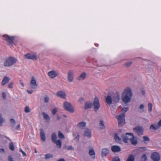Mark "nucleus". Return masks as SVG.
I'll return each instance as SVG.
<instances>
[{
  "label": "nucleus",
  "instance_id": "nucleus-28",
  "mask_svg": "<svg viewBox=\"0 0 161 161\" xmlns=\"http://www.w3.org/2000/svg\"><path fill=\"white\" fill-rule=\"evenodd\" d=\"M99 128L102 130L105 129V127L104 125L103 121L102 120H100L99 123Z\"/></svg>",
  "mask_w": 161,
  "mask_h": 161
},
{
  "label": "nucleus",
  "instance_id": "nucleus-16",
  "mask_svg": "<svg viewBox=\"0 0 161 161\" xmlns=\"http://www.w3.org/2000/svg\"><path fill=\"white\" fill-rule=\"evenodd\" d=\"M56 95L59 97L61 98L66 99V94L63 91H60L56 93Z\"/></svg>",
  "mask_w": 161,
  "mask_h": 161
},
{
  "label": "nucleus",
  "instance_id": "nucleus-27",
  "mask_svg": "<svg viewBox=\"0 0 161 161\" xmlns=\"http://www.w3.org/2000/svg\"><path fill=\"white\" fill-rule=\"evenodd\" d=\"M86 75L85 73H83L77 78V80H84L86 78Z\"/></svg>",
  "mask_w": 161,
  "mask_h": 161
},
{
  "label": "nucleus",
  "instance_id": "nucleus-13",
  "mask_svg": "<svg viewBox=\"0 0 161 161\" xmlns=\"http://www.w3.org/2000/svg\"><path fill=\"white\" fill-rule=\"evenodd\" d=\"M151 158L153 161H159L160 159L159 154L157 152H154L152 154Z\"/></svg>",
  "mask_w": 161,
  "mask_h": 161
},
{
  "label": "nucleus",
  "instance_id": "nucleus-11",
  "mask_svg": "<svg viewBox=\"0 0 161 161\" xmlns=\"http://www.w3.org/2000/svg\"><path fill=\"white\" fill-rule=\"evenodd\" d=\"M25 57L27 59H31L32 60H36L37 59V55L36 53H27L25 55Z\"/></svg>",
  "mask_w": 161,
  "mask_h": 161
},
{
  "label": "nucleus",
  "instance_id": "nucleus-18",
  "mask_svg": "<svg viewBox=\"0 0 161 161\" xmlns=\"http://www.w3.org/2000/svg\"><path fill=\"white\" fill-rule=\"evenodd\" d=\"M130 141L131 143L134 145H136L137 144L136 138L135 137L133 134L130 137Z\"/></svg>",
  "mask_w": 161,
  "mask_h": 161
},
{
  "label": "nucleus",
  "instance_id": "nucleus-39",
  "mask_svg": "<svg viewBox=\"0 0 161 161\" xmlns=\"http://www.w3.org/2000/svg\"><path fill=\"white\" fill-rule=\"evenodd\" d=\"M4 121L1 114H0V126L2 125V123Z\"/></svg>",
  "mask_w": 161,
  "mask_h": 161
},
{
  "label": "nucleus",
  "instance_id": "nucleus-24",
  "mask_svg": "<svg viewBox=\"0 0 161 161\" xmlns=\"http://www.w3.org/2000/svg\"><path fill=\"white\" fill-rule=\"evenodd\" d=\"M109 153V150L107 148H103L102 150V156L103 157L107 156Z\"/></svg>",
  "mask_w": 161,
  "mask_h": 161
},
{
  "label": "nucleus",
  "instance_id": "nucleus-5",
  "mask_svg": "<svg viewBox=\"0 0 161 161\" xmlns=\"http://www.w3.org/2000/svg\"><path fill=\"white\" fill-rule=\"evenodd\" d=\"M125 113H122L119 116H116V118L118 120L119 125V126H122L125 123Z\"/></svg>",
  "mask_w": 161,
  "mask_h": 161
},
{
  "label": "nucleus",
  "instance_id": "nucleus-34",
  "mask_svg": "<svg viewBox=\"0 0 161 161\" xmlns=\"http://www.w3.org/2000/svg\"><path fill=\"white\" fill-rule=\"evenodd\" d=\"M53 157V155L50 154H47L45 155V158L46 159H49Z\"/></svg>",
  "mask_w": 161,
  "mask_h": 161
},
{
  "label": "nucleus",
  "instance_id": "nucleus-32",
  "mask_svg": "<svg viewBox=\"0 0 161 161\" xmlns=\"http://www.w3.org/2000/svg\"><path fill=\"white\" fill-rule=\"evenodd\" d=\"M114 138L116 142H119L121 141V139L117 134H115Z\"/></svg>",
  "mask_w": 161,
  "mask_h": 161
},
{
  "label": "nucleus",
  "instance_id": "nucleus-61",
  "mask_svg": "<svg viewBox=\"0 0 161 161\" xmlns=\"http://www.w3.org/2000/svg\"><path fill=\"white\" fill-rule=\"evenodd\" d=\"M67 146H65L63 147V149H67Z\"/></svg>",
  "mask_w": 161,
  "mask_h": 161
},
{
  "label": "nucleus",
  "instance_id": "nucleus-29",
  "mask_svg": "<svg viewBox=\"0 0 161 161\" xmlns=\"http://www.w3.org/2000/svg\"><path fill=\"white\" fill-rule=\"evenodd\" d=\"M159 128V127L158 125H151L149 128L150 130H156Z\"/></svg>",
  "mask_w": 161,
  "mask_h": 161
},
{
  "label": "nucleus",
  "instance_id": "nucleus-15",
  "mask_svg": "<svg viewBox=\"0 0 161 161\" xmlns=\"http://www.w3.org/2000/svg\"><path fill=\"white\" fill-rule=\"evenodd\" d=\"M112 98L113 103L119 102L120 99L119 94L118 93L114 94L112 97Z\"/></svg>",
  "mask_w": 161,
  "mask_h": 161
},
{
  "label": "nucleus",
  "instance_id": "nucleus-49",
  "mask_svg": "<svg viewBox=\"0 0 161 161\" xmlns=\"http://www.w3.org/2000/svg\"><path fill=\"white\" fill-rule=\"evenodd\" d=\"M67 149L68 150H74V148L72 146H70L68 147Z\"/></svg>",
  "mask_w": 161,
  "mask_h": 161
},
{
  "label": "nucleus",
  "instance_id": "nucleus-57",
  "mask_svg": "<svg viewBox=\"0 0 161 161\" xmlns=\"http://www.w3.org/2000/svg\"><path fill=\"white\" fill-rule=\"evenodd\" d=\"M20 84L22 85V86L24 87V84L23 83L22 81L21 80H20Z\"/></svg>",
  "mask_w": 161,
  "mask_h": 161
},
{
  "label": "nucleus",
  "instance_id": "nucleus-35",
  "mask_svg": "<svg viewBox=\"0 0 161 161\" xmlns=\"http://www.w3.org/2000/svg\"><path fill=\"white\" fill-rule=\"evenodd\" d=\"M132 64V62L131 61L127 62L125 63L124 65L126 67H129Z\"/></svg>",
  "mask_w": 161,
  "mask_h": 161
},
{
  "label": "nucleus",
  "instance_id": "nucleus-9",
  "mask_svg": "<svg viewBox=\"0 0 161 161\" xmlns=\"http://www.w3.org/2000/svg\"><path fill=\"white\" fill-rule=\"evenodd\" d=\"M74 77V72L72 70H70L68 72V80L70 82L73 81Z\"/></svg>",
  "mask_w": 161,
  "mask_h": 161
},
{
  "label": "nucleus",
  "instance_id": "nucleus-51",
  "mask_svg": "<svg viewBox=\"0 0 161 161\" xmlns=\"http://www.w3.org/2000/svg\"><path fill=\"white\" fill-rule=\"evenodd\" d=\"M158 125L159 127H161V119L158 121Z\"/></svg>",
  "mask_w": 161,
  "mask_h": 161
},
{
  "label": "nucleus",
  "instance_id": "nucleus-48",
  "mask_svg": "<svg viewBox=\"0 0 161 161\" xmlns=\"http://www.w3.org/2000/svg\"><path fill=\"white\" fill-rule=\"evenodd\" d=\"M2 96L3 98L4 99H5L6 98V94L4 92H2Z\"/></svg>",
  "mask_w": 161,
  "mask_h": 161
},
{
  "label": "nucleus",
  "instance_id": "nucleus-47",
  "mask_svg": "<svg viewBox=\"0 0 161 161\" xmlns=\"http://www.w3.org/2000/svg\"><path fill=\"white\" fill-rule=\"evenodd\" d=\"M13 83L11 82L8 85V87L10 88H13Z\"/></svg>",
  "mask_w": 161,
  "mask_h": 161
},
{
  "label": "nucleus",
  "instance_id": "nucleus-7",
  "mask_svg": "<svg viewBox=\"0 0 161 161\" xmlns=\"http://www.w3.org/2000/svg\"><path fill=\"white\" fill-rule=\"evenodd\" d=\"M133 131L139 136H140L143 135L144 130L142 126H137L134 127Z\"/></svg>",
  "mask_w": 161,
  "mask_h": 161
},
{
  "label": "nucleus",
  "instance_id": "nucleus-40",
  "mask_svg": "<svg viewBox=\"0 0 161 161\" xmlns=\"http://www.w3.org/2000/svg\"><path fill=\"white\" fill-rule=\"evenodd\" d=\"M10 121L11 123H12V124L11 125L13 127H14V126L15 124V120L14 119H10Z\"/></svg>",
  "mask_w": 161,
  "mask_h": 161
},
{
  "label": "nucleus",
  "instance_id": "nucleus-45",
  "mask_svg": "<svg viewBox=\"0 0 161 161\" xmlns=\"http://www.w3.org/2000/svg\"><path fill=\"white\" fill-rule=\"evenodd\" d=\"M57 110L56 108H53L52 110V114L53 115H55L56 113Z\"/></svg>",
  "mask_w": 161,
  "mask_h": 161
},
{
  "label": "nucleus",
  "instance_id": "nucleus-46",
  "mask_svg": "<svg viewBox=\"0 0 161 161\" xmlns=\"http://www.w3.org/2000/svg\"><path fill=\"white\" fill-rule=\"evenodd\" d=\"M128 110V108H122V111L123 112L125 113V112H127Z\"/></svg>",
  "mask_w": 161,
  "mask_h": 161
},
{
  "label": "nucleus",
  "instance_id": "nucleus-14",
  "mask_svg": "<svg viewBox=\"0 0 161 161\" xmlns=\"http://www.w3.org/2000/svg\"><path fill=\"white\" fill-rule=\"evenodd\" d=\"M48 76L52 79H53L58 76V73L55 70H52L48 73Z\"/></svg>",
  "mask_w": 161,
  "mask_h": 161
},
{
  "label": "nucleus",
  "instance_id": "nucleus-62",
  "mask_svg": "<svg viewBox=\"0 0 161 161\" xmlns=\"http://www.w3.org/2000/svg\"><path fill=\"white\" fill-rule=\"evenodd\" d=\"M0 151H3V152H4V150L2 148L0 149Z\"/></svg>",
  "mask_w": 161,
  "mask_h": 161
},
{
  "label": "nucleus",
  "instance_id": "nucleus-37",
  "mask_svg": "<svg viewBox=\"0 0 161 161\" xmlns=\"http://www.w3.org/2000/svg\"><path fill=\"white\" fill-rule=\"evenodd\" d=\"M9 147L10 149L12 151H14V147L13 143L11 142L9 144Z\"/></svg>",
  "mask_w": 161,
  "mask_h": 161
},
{
  "label": "nucleus",
  "instance_id": "nucleus-4",
  "mask_svg": "<svg viewBox=\"0 0 161 161\" xmlns=\"http://www.w3.org/2000/svg\"><path fill=\"white\" fill-rule=\"evenodd\" d=\"M3 39L6 41L7 45H12L14 43V37L13 36H9L7 35H4L3 36Z\"/></svg>",
  "mask_w": 161,
  "mask_h": 161
},
{
  "label": "nucleus",
  "instance_id": "nucleus-33",
  "mask_svg": "<svg viewBox=\"0 0 161 161\" xmlns=\"http://www.w3.org/2000/svg\"><path fill=\"white\" fill-rule=\"evenodd\" d=\"M58 137L60 139L64 138V136L60 131H58Z\"/></svg>",
  "mask_w": 161,
  "mask_h": 161
},
{
  "label": "nucleus",
  "instance_id": "nucleus-10",
  "mask_svg": "<svg viewBox=\"0 0 161 161\" xmlns=\"http://www.w3.org/2000/svg\"><path fill=\"white\" fill-rule=\"evenodd\" d=\"M37 86L36 79L34 77H32L31 80L30 84V87L32 89L36 90L37 88Z\"/></svg>",
  "mask_w": 161,
  "mask_h": 161
},
{
  "label": "nucleus",
  "instance_id": "nucleus-8",
  "mask_svg": "<svg viewBox=\"0 0 161 161\" xmlns=\"http://www.w3.org/2000/svg\"><path fill=\"white\" fill-rule=\"evenodd\" d=\"M93 105L94 111L96 112H97L100 107V104L98 97H96L94 98Z\"/></svg>",
  "mask_w": 161,
  "mask_h": 161
},
{
  "label": "nucleus",
  "instance_id": "nucleus-58",
  "mask_svg": "<svg viewBox=\"0 0 161 161\" xmlns=\"http://www.w3.org/2000/svg\"><path fill=\"white\" fill-rule=\"evenodd\" d=\"M23 155V156H26V154L25 153L24 151H22L21 152Z\"/></svg>",
  "mask_w": 161,
  "mask_h": 161
},
{
  "label": "nucleus",
  "instance_id": "nucleus-42",
  "mask_svg": "<svg viewBox=\"0 0 161 161\" xmlns=\"http://www.w3.org/2000/svg\"><path fill=\"white\" fill-rule=\"evenodd\" d=\"M49 100V97L45 95V96L44 97V101L45 103H47L48 102Z\"/></svg>",
  "mask_w": 161,
  "mask_h": 161
},
{
  "label": "nucleus",
  "instance_id": "nucleus-59",
  "mask_svg": "<svg viewBox=\"0 0 161 161\" xmlns=\"http://www.w3.org/2000/svg\"><path fill=\"white\" fill-rule=\"evenodd\" d=\"M58 161H65L64 158H60Z\"/></svg>",
  "mask_w": 161,
  "mask_h": 161
},
{
  "label": "nucleus",
  "instance_id": "nucleus-56",
  "mask_svg": "<svg viewBox=\"0 0 161 161\" xmlns=\"http://www.w3.org/2000/svg\"><path fill=\"white\" fill-rule=\"evenodd\" d=\"M141 92L143 95H144L145 93V91L144 90H141Z\"/></svg>",
  "mask_w": 161,
  "mask_h": 161
},
{
  "label": "nucleus",
  "instance_id": "nucleus-60",
  "mask_svg": "<svg viewBox=\"0 0 161 161\" xmlns=\"http://www.w3.org/2000/svg\"><path fill=\"white\" fill-rule=\"evenodd\" d=\"M61 118V117L60 116L58 115L57 116V119L58 120H59Z\"/></svg>",
  "mask_w": 161,
  "mask_h": 161
},
{
  "label": "nucleus",
  "instance_id": "nucleus-54",
  "mask_svg": "<svg viewBox=\"0 0 161 161\" xmlns=\"http://www.w3.org/2000/svg\"><path fill=\"white\" fill-rule=\"evenodd\" d=\"M20 125L19 124H18L15 127V129L16 130H18L20 128Z\"/></svg>",
  "mask_w": 161,
  "mask_h": 161
},
{
  "label": "nucleus",
  "instance_id": "nucleus-2",
  "mask_svg": "<svg viewBox=\"0 0 161 161\" xmlns=\"http://www.w3.org/2000/svg\"><path fill=\"white\" fill-rule=\"evenodd\" d=\"M17 61V59L12 57H9L5 60L3 64L5 67L11 66L15 64Z\"/></svg>",
  "mask_w": 161,
  "mask_h": 161
},
{
  "label": "nucleus",
  "instance_id": "nucleus-6",
  "mask_svg": "<svg viewBox=\"0 0 161 161\" xmlns=\"http://www.w3.org/2000/svg\"><path fill=\"white\" fill-rule=\"evenodd\" d=\"M64 107L65 110L70 112L73 113L74 112V109L73 107L70 103L67 102H64Z\"/></svg>",
  "mask_w": 161,
  "mask_h": 161
},
{
  "label": "nucleus",
  "instance_id": "nucleus-44",
  "mask_svg": "<svg viewBox=\"0 0 161 161\" xmlns=\"http://www.w3.org/2000/svg\"><path fill=\"white\" fill-rule=\"evenodd\" d=\"M113 161H120V159L119 157L116 156L113 158Z\"/></svg>",
  "mask_w": 161,
  "mask_h": 161
},
{
  "label": "nucleus",
  "instance_id": "nucleus-19",
  "mask_svg": "<svg viewBox=\"0 0 161 161\" xmlns=\"http://www.w3.org/2000/svg\"><path fill=\"white\" fill-rule=\"evenodd\" d=\"M93 104L92 102L90 101L86 102L85 103L84 106V109L85 110L91 108Z\"/></svg>",
  "mask_w": 161,
  "mask_h": 161
},
{
  "label": "nucleus",
  "instance_id": "nucleus-55",
  "mask_svg": "<svg viewBox=\"0 0 161 161\" xmlns=\"http://www.w3.org/2000/svg\"><path fill=\"white\" fill-rule=\"evenodd\" d=\"M80 137V135H77L75 138V139L77 140V141H79V139Z\"/></svg>",
  "mask_w": 161,
  "mask_h": 161
},
{
  "label": "nucleus",
  "instance_id": "nucleus-43",
  "mask_svg": "<svg viewBox=\"0 0 161 161\" xmlns=\"http://www.w3.org/2000/svg\"><path fill=\"white\" fill-rule=\"evenodd\" d=\"M148 111L150 112H151L152 110V104L151 103H149L148 104Z\"/></svg>",
  "mask_w": 161,
  "mask_h": 161
},
{
  "label": "nucleus",
  "instance_id": "nucleus-12",
  "mask_svg": "<svg viewBox=\"0 0 161 161\" xmlns=\"http://www.w3.org/2000/svg\"><path fill=\"white\" fill-rule=\"evenodd\" d=\"M132 134L130 133H127L125 135H122L121 137L123 142L126 143L128 142V140H130V137L132 136Z\"/></svg>",
  "mask_w": 161,
  "mask_h": 161
},
{
  "label": "nucleus",
  "instance_id": "nucleus-30",
  "mask_svg": "<svg viewBox=\"0 0 161 161\" xmlns=\"http://www.w3.org/2000/svg\"><path fill=\"white\" fill-rule=\"evenodd\" d=\"M135 157L132 154H130L126 161H134Z\"/></svg>",
  "mask_w": 161,
  "mask_h": 161
},
{
  "label": "nucleus",
  "instance_id": "nucleus-52",
  "mask_svg": "<svg viewBox=\"0 0 161 161\" xmlns=\"http://www.w3.org/2000/svg\"><path fill=\"white\" fill-rule=\"evenodd\" d=\"M144 108V106L143 104H141L139 107V108L141 109H143Z\"/></svg>",
  "mask_w": 161,
  "mask_h": 161
},
{
  "label": "nucleus",
  "instance_id": "nucleus-25",
  "mask_svg": "<svg viewBox=\"0 0 161 161\" xmlns=\"http://www.w3.org/2000/svg\"><path fill=\"white\" fill-rule=\"evenodd\" d=\"M89 153L91 158L94 159L95 158V152L94 150L93 149H89Z\"/></svg>",
  "mask_w": 161,
  "mask_h": 161
},
{
  "label": "nucleus",
  "instance_id": "nucleus-20",
  "mask_svg": "<svg viewBox=\"0 0 161 161\" xmlns=\"http://www.w3.org/2000/svg\"><path fill=\"white\" fill-rule=\"evenodd\" d=\"M106 101L107 104L109 105L113 103L112 98L110 96H108L106 97Z\"/></svg>",
  "mask_w": 161,
  "mask_h": 161
},
{
  "label": "nucleus",
  "instance_id": "nucleus-63",
  "mask_svg": "<svg viewBox=\"0 0 161 161\" xmlns=\"http://www.w3.org/2000/svg\"><path fill=\"white\" fill-rule=\"evenodd\" d=\"M19 152H22V151H23L22 150V149L21 148L19 149Z\"/></svg>",
  "mask_w": 161,
  "mask_h": 161
},
{
  "label": "nucleus",
  "instance_id": "nucleus-53",
  "mask_svg": "<svg viewBox=\"0 0 161 161\" xmlns=\"http://www.w3.org/2000/svg\"><path fill=\"white\" fill-rule=\"evenodd\" d=\"M27 91L28 93L30 94H32L33 92V91L32 90H27Z\"/></svg>",
  "mask_w": 161,
  "mask_h": 161
},
{
  "label": "nucleus",
  "instance_id": "nucleus-23",
  "mask_svg": "<svg viewBox=\"0 0 161 161\" xmlns=\"http://www.w3.org/2000/svg\"><path fill=\"white\" fill-rule=\"evenodd\" d=\"M10 80V79L9 78L6 76L4 77L2 81V85L3 86L4 85L8 83Z\"/></svg>",
  "mask_w": 161,
  "mask_h": 161
},
{
  "label": "nucleus",
  "instance_id": "nucleus-1",
  "mask_svg": "<svg viewBox=\"0 0 161 161\" xmlns=\"http://www.w3.org/2000/svg\"><path fill=\"white\" fill-rule=\"evenodd\" d=\"M132 96V93L130 88L127 87L125 89L122 94V100L125 104H127L131 101Z\"/></svg>",
  "mask_w": 161,
  "mask_h": 161
},
{
  "label": "nucleus",
  "instance_id": "nucleus-21",
  "mask_svg": "<svg viewBox=\"0 0 161 161\" xmlns=\"http://www.w3.org/2000/svg\"><path fill=\"white\" fill-rule=\"evenodd\" d=\"M84 134L85 136L88 138L90 137L91 136V132L90 130L88 129H86L84 131Z\"/></svg>",
  "mask_w": 161,
  "mask_h": 161
},
{
  "label": "nucleus",
  "instance_id": "nucleus-31",
  "mask_svg": "<svg viewBox=\"0 0 161 161\" xmlns=\"http://www.w3.org/2000/svg\"><path fill=\"white\" fill-rule=\"evenodd\" d=\"M42 114L45 119L47 120L48 121H49L50 120V118L48 114L45 112H43Z\"/></svg>",
  "mask_w": 161,
  "mask_h": 161
},
{
  "label": "nucleus",
  "instance_id": "nucleus-17",
  "mask_svg": "<svg viewBox=\"0 0 161 161\" xmlns=\"http://www.w3.org/2000/svg\"><path fill=\"white\" fill-rule=\"evenodd\" d=\"M111 150L114 153H118L121 151L120 147L118 146L114 145L111 147Z\"/></svg>",
  "mask_w": 161,
  "mask_h": 161
},
{
  "label": "nucleus",
  "instance_id": "nucleus-36",
  "mask_svg": "<svg viewBox=\"0 0 161 161\" xmlns=\"http://www.w3.org/2000/svg\"><path fill=\"white\" fill-rule=\"evenodd\" d=\"M143 141L144 142H149L150 141V138L148 136H143L142 137Z\"/></svg>",
  "mask_w": 161,
  "mask_h": 161
},
{
  "label": "nucleus",
  "instance_id": "nucleus-26",
  "mask_svg": "<svg viewBox=\"0 0 161 161\" xmlns=\"http://www.w3.org/2000/svg\"><path fill=\"white\" fill-rule=\"evenodd\" d=\"M86 126V123L85 122L82 121L79 123L77 125L78 127L83 129Z\"/></svg>",
  "mask_w": 161,
  "mask_h": 161
},
{
  "label": "nucleus",
  "instance_id": "nucleus-64",
  "mask_svg": "<svg viewBox=\"0 0 161 161\" xmlns=\"http://www.w3.org/2000/svg\"><path fill=\"white\" fill-rule=\"evenodd\" d=\"M63 116L65 118H66L67 117V116L66 115H63Z\"/></svg>",
  "mask_w": 161,
  "mask_h": 161
},
{
  "label": "nucleus",
  "instance_id": "nucleus-38",
  "mask_svg": "<svg viewBox=\"0 0 161 161\" xmlns=\"http://www.w3.org/2000/svg\"><path fill=\"white\" fill-rule=\"evenodd\" d=\"M141 158L142 160L143 161H146L147 159V157L146 154H143L142 157Z\"/></svg>",
  "mask_w": 161,
  "mask_h": 161
},
{
  "label": "nucleus",
  "instance_id": "nucleus-22",
  "mask_svg": "<svg viewBox=\"0 0 161 161\" xmlns=\"http://www.w3.org/2000/svg\"><path fill=\"white\" fill-rule=\"evenodd\" d=\"M40 136L42 141L44 142L45 141L46 137L45 133L42 129H40Z\"/></svg>",
  "mask_w": 161,
  "mask_h": 161
},
{
  "label": "nucleus",
  "instance_id": "nucleus-3",
  "mask_svg": "<svg viewBox=\"0 0 161 161\" xmlns=\"http://www.w3.org/2000/svg\"><path fill=\"white\" fill-rule=\"evenodd\" d=\"M57 136L56 133H53L51 135V140L52 142L56 144L57 147L59 148L62 146V141L60 139L57 140Z\"/></svg>",
  "mask_w": 161,
  "mask_h": 161
},
{
  "label": "nucleus",
  "instance_id": "nucleus-41",
  "mask_svg": "<svg viewBox=\"0 0 161 161\" xmlns=\"http://www.w3.org/2000/svg\"><path fill=\"white\" fill-rule=\"evenodd\" d=\"M25 113H29L31 111L30 109L28 106H26L25 108Z\"/></svg>",
  "mask_w": 161,
  "mask_h": 161
},
{
  "label": "nucleus",
  "instance_id": "nucleus-50",
  "mask_svg": "<svg viewBox=\"0 0 161 161\" xmlns=\"http://www.w3.org/2000/svg\"><path fill=\"white\" fill-rule=\"evenodd\" d=\"M8 161H14L12 157L11 156H8Z\"/></svg>",
  "mask_w": 161,
  "mask_h": 161
}]
</instances>
